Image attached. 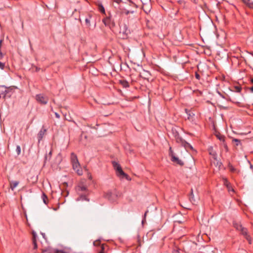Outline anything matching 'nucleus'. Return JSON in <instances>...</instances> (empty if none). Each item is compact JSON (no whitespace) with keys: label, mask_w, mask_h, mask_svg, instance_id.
I'll use <instances>...</instances> for the list:
<instances>
[{"label":"nucleus","mask_w":253,"mask_h":253,"mask_svg":"<svg viewBox=\"0 0 253 253\" xmlns=\"http://www.w3.org/2000/svg\"><path fill=\"white\" fill-rule=\"evenodd\" d=\"M234 227L240 232V233L244 236V237L248 241L249 243L251 244L252 243V238L248 234V231L247 228L243 227V226L238 222L233 223Z\"/></svg>","instance_id":"1"},{"label":"nucleus","mask_w":253,"mask_h":253,"mask_svg":"<svg viewBox=\"0 0 253 253\" xmlns=\"http://www.w3.org/2000/svg\"><path fill=\"white\" fill-rule=\"evenodd\" d=\"M71 160L73 169L77 172L78 175H82L83 174V170L81 168L77 156L74 153H71Z\"/></svg>","instance_id":"2"},{"label":"nucleus","mask_w":253,"mask_h":253,"mask_svg":"<svg viewBox=\"0 0 253 253\" xmlns=\"http://www.w3.org/2000/svg\"><path fill=\"white\" fill-rule=\"evenodd\" d=\"M112 165L116 171V174L118 176L122 178L125 177L126 179H128V175L124 172L120 165L118 163L113 161Z\"/></svg>","instance_id":"3"},{"label":"nucleus","mask_w":253,"mask_h":253,"mask_svg":"<svg viewBox=\"0 0 253 253\" xmlns=\"http://www.w3.org/2000/svg\"><path fill=\"white\" fill-rule=\"evenodd\" d=\"M169 156L171 157V161L175 163L180 166H182L184 165L183 162L178 159V158L176 157L174 154L172 148L171 147L169 148Z\"/></svg>","instance_id":"4"},{"label":"nucleus","mask_w":253,"mask_h":253,"mask_svg":"<svg viewBox=\"0 0 253 253\" xmlns=\"http://www.w3.org/2000/svg\"><path fill=\"white\" fill-rule=\"evenodd\" d=\"M36 99L39 103L42 105H46L48 101V97L42 94L36 95Z\"/></svg>","instance_id":"5"},{"label":"nucleus","mask_w":253,"mask_h":253,"mask_svg":"<svg viewBox=\"0 0 253 253\" xmlns=\"http://www.w3.org/2000/svg\"><path fill=\"white\" fill-rule=\"evenodd\" d=\"M171 131L172 135L174 137V139L177 143H179L180 141H182V138L180 136L179 133L175 129L172 128Z\"/></svg>","instance_id":"6"},{"label":"nucleus","mask_w":253,"mask_h":253,"mask_svg":"<svg viewBox=\"0 0 253 253\" xmlns=\"http://www.w3.org/2000/svg\"><path fill=\"white\" fill-rule=\"evenodd\" d=\"M120 33H122L124 35V38L130 34V30L127 28L126 25H122L120 28Z\"/></svg>","instance_id":"7"},{"label":"nucleus","mask_w":253,"mask_h":253,"mask_svg":"<svg viewBox=\"0 0 253 253\" xmlns=\"http://www.w3.org/2000/svg\"><path fill=\"white\" fill-rule=\"evenodd\" d=\"M76 189L78 193H86L87 194H89V192L85 186L79 185Z\"/></svg>","instance_id":"8"},{"label":"nucleus","mask_w":253,"mask_h":253,"mask_svg":"<svg viewBox=\"0 0 253 253\" xmlns=\"http://www.w3.org/2000/svg\"><path fill=\"white\" fill-rule=\"evenodd\" d=\"M215 135L216 136L217 138H218L220 141L223 142L224 147L225 149H227V145L226 143H225V136L216 131L215 132Z\"/></svg>","instance_id":"9"},{"label":"nucleus","mask_w":253,"mask_h":253,"mask_svg":"<svg viewBox=\"0 0 253 253\" xmlns=\"http://www.w3.org/2000/svg\"><path fill=\"white\" fill-rule=\"evenodd\" d=\"M208 152L209 155L211 156V158H212L214 161H217V154L216 152L213 149L212 147H210L208 148Z\"/></svg>","instance_id":"10"},{"label":"nucleus","mask_w":253,"mask_h":253,"mask_svg":"<svg viewBox=\"0 0 253 253\" xmlns=\"http://www.w3.org/2000/svg\"><path fill=\"white\" fill-rule=\"evenodd\" d=\"M79 195V197L77 199V201H86L87 202L89 201V199L87 198V196L89 194H87L86 193H78Z\"/></svg>","instance_id":"11"},{"label":"nucleus","mask_w":253,"mask_h":253,"mask_svg":"<svg viewBox=\"0 0 253 253\" xmlns=\"http://www.w3.org/2000/svg\"><path fill=\"white\" fill-rule=\"evenodd\" d=\"M46 131V129L44 128L43 127H42L41 130L39 131V132L38 134V138L39 142H40L42 140L43 136L45 134Z\"/></svg>","instance_id":"12"},{"label":"nucleus","mask_w":253,"mask_h":253,"mask_svg":"<svg viewBox=\"0 0 253 253\" xmlns=\"http://www.w3.org/2000/svg\"><path fill=\"white\" fill-rule=\"evenodd\" d=\"M142 4H143L142 8H143L144 11L146 13L149 12L151 10V4H150V0L148 1V3H144L143 1H142Z\"/></svg>","instance_id":"13"},{"label":"nucleus","mask_w":253,"mask_h":253,"mask_svg":"<svg viewBox=\"0 0 253 253\" xmlns=\"http://www.w3.org/2000/svg\"><path fill=\"white\" fill-rule=\"evenodd\" d=\"M179 143L181 144L182 146H183L186 150H192L193 149V147L184 139H182V141H180Z\"/></svg>","instance_id":"14"},{"label":"nucleus","mask_w":253,"mask_h":253,"mask_svg":"<svg viewBox=\"0 0 253 253\" xmlns=\"http://www.w3.org/2000/svg\"><path fill=\"white\" fill-rule=\"evenodd\" d=\"M37 235L35 231H32V242H33V244L34 245V249H37Z\"/></svg>","instance_id":"15"},{"label":"nucleus","mask_w":253,"mask_h":253,"mask_svg":"<svg viewBox=\"0 0 253 253\" xmlns=\"http://www.w3.org/2000/svg\"><path fill=\"white\" fill-rule=\"evenodd\" d=\"M9 88L4 86H1L0 87V94L3 95L4 96H6L8 94V90Z\"/></svg>","instance_id":"16"},{"label":"nucleus","mask_w":253,"mask_h":253,"mask_svg":"<svg viewBox=\"0 0 253 253\" xmlns=\"http://www.w3.org/2000/svg\"><path fill=\"white\" fill-rule=\"evenodd\" d=\"M19 182L17 181H11L10 182V187L11 189L13 191L14 190V188L17 186V185L19 184Z\"/></svg>","instance_id":"17"},{"label":"nucleus","mask_w":253,"mask_h":253,"mask_svg":"<svg viewBox=\"0 0 253 253\" xmlns=\"http://www.w3.org/2000/svg\"><path fill=\"white\" fill-rule=\"evenodd\" d=\"M243 2L249 7L253 9V2L251 0H242Z\"/></svg>","instance_id":"18"},{"label":"nucleus","mask_w":253,"mask_h":253,"mask_svg":"<svg viewBox=\"0 0 253 253\" xmlns=\"http://www.w3.org/2000/svg\"><path fill=\"white\" fill-rule=\"evenodd\" d=\"M120 84L125 88L129 87V83L126 80H120Z\"/></svg>","instance_id":"19"},{"label":"nucleus","mask_w":253,"mask_h":253,"mask_svg":"<svg viewBox=\"0 0 253 253\" xmlns=\"http://www.w3.org/2000/svg\"><path fill=\"white\" fill-rule=\"evenodd\" d=\"M103 22L105 26H110L111 23V19L109 17H106L103 19Z\"/></svg>","instance_id":"20"},{"label":"nucleus","mask_w":253,"mask_h":253,"mask_svg":"<svg viewBox=\"0 0 253 253\" xmlns=\"http://www.w3.org/2000/svg\"><path fill=\"white\" fill-rule=\"evenodd\" d=\"M42 199L43 200V203L47 205L48 203V198L46 194L44 193H42Z\"/></svg>","instance_id":"21"},{"label":"nucleus","mask_w":253,"mask_h":253,"mask_svg":"<svg viewBox=\"0 0 253 253\" xmlns=\"http://www.w3.org/2000/svg\"><path fill=\"white\" fill-rule=\"evenodd\" d=\"M49 253H60L61 250L48 248Z\"/></svg>","instance_id":"22"},{"label":"nucleus","mask_w":253,"mask_h":253,"mask_svg":"<svg viewBox=\"0 0 253 253\" xmlns=\"http://www.w3.org/2000/svg\"><path fill=\"white\" fill-rule=\"evenodd\" d=\"M233 88L232 91L236 92H240L242 90V87L240 86H234Z\"/></svg>","instance_id":"23"},{"label":"nucleus","mask_w":253,"mask_h":253,"mask_svg":"<svg viewBox=\"0 0 253 253\" xmlns=\"http://www.w3.org/2000/svg\"><path fill=\"white\" fill-rule=\"evenodd\" d=\"M105 245L102 244L100 247L99 249L98 250V253H105Z\"/></svg>","instance_id":"24"},{"label":"nucleus","mask_w":253,"mask_h":253,"mask_svg":"<svg viewBox=\"0 0 253 253\" xmlns=\"http://www.w3.org/2000/svg\"><path fill=\"white\" fill-rule=\"evenodd\" d=\"M185 111L187 115H188V119H190L194 116V114L192 112H191L190 111H188L187 109H185Z\"/></svg>","instance_id":"25"},{"label":"nucleus","mask_w":253,"mask_h":253,"mask_svg":"<svg viewBox=\"0 0 253 253\" xmlns=\"http://www.w3.org/2000/svg\"><path fill=\"white\" fill-rule=\"evenodd\" d=\"M112 193L111 191H109L106 192V193L105 195V198H107L108 200H110L111 197L112 196Z\"/></svg>","instance_id":"26"},{"label":"nucleus","mask_w":253,"mask_h":253,"mask_svg":"<svg viewBox=\"0 0 253 253\" xmlns=\"http://www.w3.org/2000/svg\"><path fill=\"white\" fill-rule=\"evenodd\" d=\"M124 13H125L126 15L128 14L129 13H133L134 12V10L132 9L127 10V9H124L123 11Z\"/></svg>","instance_id":"27"},{"label":"nucleus","mask_w":253,"mask_h":253,"mask_svg":"<svg viewBox=\"0 0 253 253\" xmlns=\"http://www.w3.org/2000/svg\"><path fill=\"white\" fill-rule=\"evenodd\" d=\"M98 9L101 13H105V9L102 5L100 4L98 5Z\"/></svg>","instance_id":"28"},{"label":"nucleus","mask_w":253,"mask_h":253,"mask_svg":"<svg viewBox=\"0 0 253 253\" xmlns=\"http://www.w3.org/2000/svg\"><path fill=\"white\" fill-rule=\"evenodd\" d=\"M16 152L17 155H19L21 154V147L19 145L16 146Z\"/></svg>","instance_id":"29"},{"label":"nucleus","mask_w":253,"mask_h":253,"mask_svg":"<svg viewBox=\"0 0 253 253\" xmlns=\"http://www.w3.org/2000/svg\"><path fill=\"white\" fill-rule=\"evenodd\" d=\"M228 167L229 169V170L233 172H234L236 171V169L233 167V166L230 164L228 165Z\"/></svg>","instance_id":"30"},{"label":"nucleus","mask_w":253,"mask_h":253,"mask_svg":"<svg viewBox=\"0 0 253 253\" xmlns=\"http://www.w3.org/2000/svg\"><path fill=\"white\" fill-rule=\"evenodd\" d=\"M232 141L236 143V145H239L241 144V140L236 138H234Z\"/></svg>","instance_id":"31"},{"label":"nucleus","mask_w":253,"mask_h":253,"mask_svg":"<svg viewBox=\"0 0 253 253\" xmlns=\"http://www.w3.org/2000/svg\"><path fill=\"white\" fill-rule=\"evenodd\" d=\"M197 238H198V242H200L201 240H202V241L204 240V239H203V235H202V236H201L200 235H198Z\"/></svg>","instance_id":"32"},{"label":"nucleus","mask_w":253,"mask_h":253,"mask_svg":"<svg viewBox=\"0 0 253 253\" xmlns=\"http://www.w3.org/2000/svg\"><path fill=\"white\" fill-rule=\"evenodd\" d=\"M130 6H131L132 7H133L135 9H136L137 6V5L134 3H133L132 2H130Z\"/></svg>","instance_id":"33"},{"label":"nucleus","mask_w":253,"mask_h":253,"mask_svg":"<svg viewBox=\"0 0 253 253\" xmlns=\"http://www.w3.org/2000/svg\"><path fill=\"white\" fill-rule=\"evenodd\" d=\"M148 212V211H145L144 215V219L142 221V223L143 224L144 222H145V218L147 215V213Z\"/></svg>","instance_id":"34"},{"label":"nucleus","mask_w":253,"mask_h":253,"mask_svg":"<svg viewBox=\"0 0 253 253\" xmlns=\"http://www.w3.org/2000/svg\"><path fill=\"white\" fill-rule=\"evenodd\" d=\"M223 180L224 184L226 185L227 187H228L229 183H228L227 179L226 178H224Z\"/></svg>","instance_id":"35"},{"label":"nucleus","mask_w":253,"mask_h":253,"mask_svg":"<svg viewBox=\"0 0 253 253\" xmlns=\"http://www.w3.org/2000/svg\"><path fill=\"white\" fill-rule=\"evenodd\" d=\"M85 23L88 26H90V20L88 18H86L85 19Z\"/></svg>","instance_id":"36"},{"label":"nucleus","mask_w":253,"mask_h":253,"mask_svg":"<svg viewBox=\"0 0 253 253\" xmlns=\"http://www.w3.org/2000/svg\"><path fill=\"white\" fill-rule=\"evenodd\" d=\"M4 63L0 62V69H3L4 67Z\"/></svg>","instance_id":"37"},{"label":"nucleus","mask_w":253,"mask_h":253,"mask_svg":"<svg viewBox=\"0 0 253 253\" xmlns=\"http://www.w3.org/2000/svg\"><path fill=\"white\" fill-rule=\"evenodd\" d=\"M51 154H52V151L51 150V151L49 152V154H48V156L46 155L45 158V160H47V157H49V159H50V157H51Z\"/></svg>","instance_id":"38"},{"label":"nucleus","mask_w":253,"mask_h":253,"mask_svg":"<svg viewBox=\"0 0 253 253\" xmlns=\"http://www.w3.org/2000/svg\"><path fill=\"white\" fill-rule=\"evenodd\" d=\"M100 244V241H95L93 242V245L94 246H98Z\"/></svg>","instance_id":"39"},{"label":"nucleus","mask_w":253,"mask_h":253,"mask_svg":"<svg viewBox=\"0 0 253 253\" xmlns=\"http://www.w3.org/2000/svg\"><path fill=\"white\" fill-rule=\"evenodd\" d=\"M230 100L231 101H233V102L236 103V104H239L240 103L239 102L235 101V98H233L232 100H231V99H230Z\"/></svg>","instance_id":"40"},{"label":"nucleus","mask_w":253,"mask_h":253,"mask_svg":"<svg viewBox=\"0 0 253 253\" xmlns=\"http://www.w3.org/2000/svg\"><path fill=\"white\" fill-rule=\"evenodd\" d=\"M248 89L249 90L252 92V93H253V86H251L250 87H249L248 88Z\"/></svg>","instance_id":"41"},{"label":"nucleus","mask_w":253,"mask_h":253,"mask_svg":"<svg viewBox=\"0 0 253 253\" xmlns=\"http://www.w3.org/2000/svg\"><path fill=\"white\" fill-rule=\"evenodd\" d=\"M55 116L57 118H60V115L57 113H55Z\"/></svg>","instance_id":"42"},{"label":"nucleus","mask_w":253,"mask_h":253,"mask_svg":"<svg viewBox=\"0 0 253 253\" xmlns=\"http://www.w3.org/2000/svg\"><path fill=\"white\" fill-rule=\"evenodd\" d=\"M115 2L119 3L121 2L122 0H113Z\"/></svg>","instance_id":"43"},{"label":"nucleus","mask_w":253,"mask_h":253,"mask_svg":"<svg viewBox=\"0 0 253 253\" xmlns=\"http://www.w3.org/2000/svg\"><path fill=\"white\" fill-rule=\"evenodd\" d=\"M173 253H180V252H179V250H175L173 251Z\"/></svg>","instance_id":"44"},{"label":"nucleus","mask_w":253,"mask_h":253,"mask_svg":"<svg viewBox=\"0 0 253 253\" xmlns=\"http://www.w3.org/2000/svg\"><path fill=\"white\" fill-rule=\"evenodd\" d=\"M3 57V54L1 51L0 50V59H2Z\"/></svg>","instance_id":"45"},{"label":"nucleus","mask_w":253,"mask_h":253,"mask_svg":"<svg viewBox=\"0 0 253 253\" xmlns=\"http://www.w3.org/2000/svg\"><path fill=\"white\" fill-rule=\"evenodd\" d=\"M192 195H193V193H192H192H191V196L190 197V200L191 202H192V200H193V196H192Z\"/></svg>","instance_id":"46"},{"label":"nucleus","mask_w":253,"mask_h":253,"mask_svg":"<svg viewBox=\"0 0 253 253\" xmlns=\"http://www.w3.org/2000/svg\"><path fill=\"white\" fill-rule=\"evenodd\" d=\"M7 88H9L8 90V93L12 90V88L11 87H7Z\"/></svg>","instance_id":"47"},{"label":"nucleus","mask_w":253,"mask_h":253,"mask_svg":"<svg viewBox=\"0 0 253 253\" xmlns=\"http://www.w3.org/2000/svg\"><path fill=\"white\" fill-rule=\"evenodd\" d=\"M191 0L193 1L195 3H197L199 1V0Z\"/></svg>","instance_id":"48"},{"label":"nucleus","mask_w":253,"mask_h":253,"mask_svg":"<svg viewBox=\"0 0 253 253\" xmlns=\"http://www.w3.org/2000/svg\"><path fill=\"white\" fill-rule=\"evenodd\" d=\"M199 77H200V76L198 74H196V77L197 79H199Z\"/></svg>","instance_id":"49"},{"label":"nucleus","mask_w":253,"mask_h":253,"mask_svg":"<svg viewBox=\"0 0 253 253\" xmlns=\"http://www.w3.org/2000/svg\"><path fill=\"white\" fill-rule=\"evenodd\" d=\"M40 68H38V67H37L36 69V71L37 72H38L39 71H40Z\"/></svg>","instance_id":"50"},{"label":"nucleus","mask_w":253,"mask_h":253,"mask_svg":"<svg viewBox=\"0 0 253 253\" xmlns=\"http://www.w3.org/2000/svg\"><path fill=\"white\" fill-rule=\"evenodd\" d=\"M60 253H65L64 251H63L62 250H61V251L60 252Z\"/></svg>","instance_id":"51"},{"label":"nucleus","mask_w":253,"mask_h":253,"mask_svg":"<svg viewBox=\"0 0 253 253\" xmlns=\"http://www.w3.org/2000/svg\"><path fill=\"white\" fill-rule=\"evenodd\" d=\"M251 83L252 84H253V78L251 79Z\"/></svg>","instance_id":"52"},{"label":"nucleus","mask_w":253,"mask_h":253,"mask_svg":"<svg viewBox=\"0 0 253 253\" xmlns=\"http://www.w3.org/2000/svg\"><path fill=\"white\" fill-rule=\"evenodd\" d=\"M66 120H68V121H71V120H69V118H66Z\"/></svg>","instance_id":"53"},{"label":"nucleus","mask_w":253,"mask_h":253,"mask_svg":"<svg viewBox=\"0 0 253 253\" xmlns=\"http://www.w3.org/2000/svg\"><path fill=\"white\" fill-rule=\"evenodd\" d=\"M66 120H68V121H71V120H69V118H66Z\"/></svg>","instance_id":"54"},{"label":"nucleus","mask_w":253,"mask_h":253,"mask_svg":"<svg viewBox=\"0 0 253 253\" xmlns=\"http://www.w3.org/2000/svg\"><path fill=\"white\" fill-rule=\"evenodd\" d=\"M42 235L43 237L44 238V236H45L44 233H42Z\"/></svg>","instance_id":"55"},{"label":"nucleus","mask_w":253,"mask_h":253,"mask_svg":"<svg viewBox=\"0 0 253 253\" xmlns=\"http://www.w3.org/2000/svg\"><path fill=\"white\" fill-rule=\"evenodd\" d=\"M207 61H208V62H209L210 63H211V61H210V60H207Z\"/></svg>","instance_id":"56"},{"label":"nucleus","mask_w":253,"mask_h":253,"mask_svg":"<svg viewBox=\"0 0 253 253\" xmlns=\"http://www.w3.org/2000/svg\"><path fill=\"white\" fill-rule=\"evenodd\" d=\"M215 92L218 93L216 90H215Z\"/></svg>","instance_id":"57"},{"label":"nucleus","mask_w":253,"mask_h":253,"mask_svg":"<svg viewBox=\"0 0 253 253\" xmlns=\"http://www.w3.org/2000/svg\"><path fill=\"white\" fill-rule=\"evenodd\" d=\"M200 94H202V92L201 91H199Z\"/></svg>","instance_id":"58"},{"label":"nucleus","mask_w":253,"mask_h":253,"mask_svg":"<svg viewBox=\"0 0 253 253\" xmlns=\"http://www.w3.org/2000/svg\"><path fill=\"white\" fill-rule=\"evenodd\" d=\"M209 20H210V21L211 22V20L210 19V18H209Z\"/></svg>","instance_id":"59"}]
</instances>
